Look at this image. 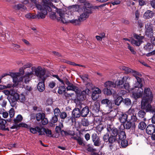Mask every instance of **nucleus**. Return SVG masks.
I'll return each mask as SVG.
<instances>
[{
  "instance_id": "1",
  "label": "nucleus",
  "mask_w": 155,
  "mask_h": 155,
  "mask_svg": "<svg viewBox=\"0 0 155 155\" xmlns=\"http://www.w3.org/2000/svg\"><path fill=\"white\" fill-rule=\"evenodd\" d=\"M66 87L67 90H71L74 91L77 96V99L80 101H82L86 98V95L90 93V90L88 88H86L81 93L80 89L74 84L70 82L69 80L66 78H64L63 84Z\"/></svg>"
},
{
  "instance_id": "2",
  "label": "nucleus",
  "mask_w": 155,
  "mask_h": 155,
  "mask_svg": "<svg viewBox=\"0 0 155 155\" xmlns=\"http://www.w3.org/2000/svg\"><path fill=\"white\" fill-rule=\"evenodd\" d=\"M79 6L78 5H74L69 6L66 10V12L64 13L61 9H57V12L60 16V19L64 23L67 22L71 19L74 18L73 12L78 11Z\"/></svg>"
},
{
  "instance_id": "3",
  "label": "nucleus",
  "mask_w": 155,
  "mask_h": 155,
  "mask_svg": "<svg viewBox=\"0 0 155 155\" xmlns=\"http://www.w3.org/2000/svg\"><path fill=\"white\" fill-rule=\"evenodd\" d=\"M42 1L43 3L42 5L37 4L36 1H35V3L37 8L42 12V13L39 14L38 17L45 18L48 13L47 11L51 12L52 10L51 7L56 8V7L53 5L51 0H42Z\"/></svg>"
},
{
  "instance_id": "4",
  "label": "nucleus",
  "mask_w": 155,
  "mask_h": 155,
  "mask_svg": "<svg viewBox=\"0 0 155 155\" xmlns=\"http://www.w3.org/2000/svg\"><path fill=\"white\" fill-rule=\"evenodd\" d=\"M35 74L38 77L39 80L41 81L38 84V90L40 92H43L45 90L44 82L48 76L45 74V70L40 66L35 69Z\"/></svg>"
},
{
  "instance_id": "5",
  "label": "nucleus",
  "mask_w": 155,
  "mask_h": 155,
  "mask_svg": "<svg viewBox=\"0 0 155 155\" xmlns=\"http://www.w3.org/2000/svg\"><path fill=\"white\" fill-rule=\"evenodd\" d=\"M35 69L34 68L32 67L31 69V70L30 71H30L26 72L25 73V75L23 77H19L20 74L23 75L24 74L25 71L24 70L25 69L23 67L20 68L19 69V72L17 73L19 74L17 77L18 81H15L16 85H18L19 84H21V83L23 84V81H24L25 84L28 83L31 80V76H32V75L33 74V70H35Z\"/></svg>"
},
{
  "instance_id": "6",
  "label": "nucleus",
  "mask_w": 155,
  "mask_h": 155,
  "mask_svg": "<svg viewBox=\"0 0 155 155\" xmlns=\"http://www.w3.org/2000/svg\"><path fill=\"white\" fill-rule=\"evenodd\" d=\"M144 97L142 99L141 101V106L142 105V103L143 100L145 101L144 103L145 104H150L152 101L153 98V95L150 91V89L149 88H145L144 93Z\"/></svg>"
},
{
  "instance_id": "7",
  "label": "nucleus",
  "mask_w": 155,
  "mask_h": 155,
  "mask_svg": "<svg viewBox=\"0 0 155 155\" xmlns=\"http://www.w3.org/2000/svg\"><path fill=\"white\" fill-rule=\"evenodd\" d=\"M130 73H132L137 79V82L135 84L134 87H139L142 86V84L141 83L142 81L140 78V77L142 76L141 74L140 73L132 69Z\"/></svg>"
},
{
  "instance_id": "8",
  "label": "nucleus",
  "mask_w": 155,
  "mask_h": 155,
  "mask_svg": "<svg viewBox=\"0 0 155 155\" xmlns=\"http://www.w3.org/2000/svg\"><path fill=\"white\" fill-rule=\"evenodd\" d=\"M146 35L149 38H151L153 35V26L151 23H147L145 25Z\"/></svg>"
},
{
  "instance_id": "9",
  "label": "nucleus",
  "mask_w": 155,
  "mask_h": 155,
  "mask_svg": "<svg viewBox=\"0 0 155 155\" xmlns=\"http://www.w3.org/2000/svg\"><path fill=\"white\" fill-rule=\"evenodd\" d=\"M101 103L102 104L105 105L106 108L108 109L109 111H110V114L115 113L114 111H113L111 110L113 107V104L110 100L107 99H104L101 101Z\"/></svg>"
},
{
  "instance_id": "10",
  "label": "nucleus",
  "mask_w": 155,
  "mask_h": 155,
  "mask_svg": "<svg viewBox=\"0 0 155 155\" xmlns=\"http://www.w3.org/2000/svg\"><path fill=\"white\" fill-rule=\"evenodd\" d=\"M18 97V93H15L13 95H11L8 96L7 98L12 107H14L16 106L18 100L17 98Z\"/></svg>"
},
{
  "instance_id": "11",
  "label": "nucleus",
  "mask_w": 155,
  "mask_h": 155,
  "mask_svg": "<svg viewBox=\"0 0 155 155\" xmlns=\"http://www.w3.org/2000/svg\"><path fill=\"white\" fill-rule=\"evenodd\" d=\"M145 101L143 100L141 107L142 109L145 110L147 112H150L154 113L155 114V108L151 107L150 104H145Z\"/></svg>"
},
{
  "instance_id": "12",
  "label": "nucleus",
  "mask_w": 155,
  "mask_h": 155,
  "mask_svg": "<svg viewBox=\"0 0 155 155\" xmlns=\"http://www.w3.org/2000/svg\"><path fill=\"white\" fill-rule=\"evenodd\" d=\"M92 12L90 8L84 9V12L80 16L79 20L81 21L85 20L88 17L89 15Z\"/></svg>"
},
{
  "instance_id": "13",
  "label": "nucleus",
  "mask_w": 155,
  "mask_h": 155,
  "mask_svg": "<svg viewBox=\"0 0 155 155\" xmlns=\"http://www.w3.org/2000/svg\"><path fill=\"white\" fill-rule=\"evenodd\" d=\"M81 116V113L80 110L78 108H75L72 111V117H68V120L71 119V122H73L74 118H77Z\"/></svg>"
},
{
  "instance_id": "14",
  "label": "nucleus",
  "mask_w": 155,
  "mask_h": 155,
  "mask_svg": "<svg viewBox=\"0 0 155 155\" xmlns=\"http://www.w3.org/2000/svg\"><path fill=\"white\" fill-rule=\"evenodd\" d=\"M107 131L109 132L111 135L115 136L117 137L118 134V130L111 125L107 126Z\"/></svg>"
},
{
  "instance_id": "15",
  "label": "nucleus",
  "mask_w": 155,
  "mask_h": 155,
  "mask_svg": "<svg viewBox=\"0 0 155 155\" xmlns=\"http://www.w3.org/2000/svg\"><path fill=\"white\" fill-rule=\"evenodd\" d=\"M142 86L139 87H135V88H138L137 92H133L132 94L133 97L135 99H137L141 97L143 94V89L141 88Z\"/></svg>"
},
{
  "instance_id": "16",
  "label": "nucleus",
  "mask_w": 155,
  "mask_h": 155,
  "mask_svg": "<svg viewBox=\"0 0 155 155\" xmlns=\"http://www.w3.org/2000/svg\"><path fill=\"white\" fill-rule=\"evenodd\" d=\"M91 138L94 145L96 146H99L100 145L101 141L98 136H97L96 133H94L91 136Z\"/></svg>"
},
{
  "instance_id": "17",
  "label": "nucleus",
  "mask_w": 155,
  "mask_h": 155,
  "mask_svg": "<svg viewBox=\"0 0 155 155\" xmlns=\"http://www.w3.org/2000/svg\"><path fill=\"white\" fill-rule=\"evenodd\" d=\"M129 118V116L126 113L122 112L119 115V119L122 123H125L127 121V119Z\"/></svg>"
},
{
  "instance_id": "18",
  "label": "nucleus",
  "mask_w": 155,
  "mask_h": 155,
  "mask_svg": "<svg viewBox=\"0 0 155 155\" xmlns=\"http://www.w3.org/2000/svg\"><path fill=\"white\" fill-rule=\"evenodd\" d=\"M129 78L127 76H124L121 79L119 80L117 83V88L122 89L124 86V82H126L127 79Z\"/></svg>"
},
{
  "instance_id": "19",
  "label": "nucleus",
  "mask_w": 155,
  "mask_h": 155,
  "mask_svg": "<svg viewBox=\"0 0 155 155\" xmlns=\"http://www.w3.org/2000/svg\"><path fill=\"white\" fill-rule=\"evenodd\" d=\"M6 121L4 119H0V130L4 131H9L8 127L6 125Z\"/></svg>"
},
{
  "instance_id": "20",
  "label": "nucleus",
  "mask_w": 155,
  "mask_h": 155,
  "mask_svg": "<svg viewBox=\"0 0 155 155\" xmlns=\"http://www.w3.org/2000/svg\"><path fill=\"white\" fill-rule=\"evenodd\" d=\"M19 74L18 73H13L10 72L8 74H2V75L3 76V77L7 75L10 76L12 78L13 81L15 82V81H18L17 77L18 75Z\"/></svg>"
},
{
  "instance_id": "21",
  "label": "nucleus",
  "mask_w": 155,
  "mask_h": 155,
  "mask_svg": "<svg viewBox=\"0 0 155 155\" xmlns=\"http://www.w3.org/2000/svg\"><path fill=\"white\" fill-rule=\"evenodd\" d=\"M155 127V126L153 125L150 124L148 125L146 129V132L147 134L149 135L153 134Z\"/></svg>"
},
{
  "instance_id": "22",
  "label": "nucleus",
  "mask_w": 155,
  "mask_h": 155,
  "mask_svg": "<svg viewBox=\"0 0 155 155\" xmlns=\"http://www.w3.org/2000/svg\"><path fill=\"white\" fill-rule=\"evenodd\" d=\"M139 36H137L136 38L137 40H134L133 39L131 40V43L136 46H139L142 43V41L141 39H143V37H142L141 39H139Z\"/></svg>"
},
{
  "instance_id": "23",
  "label": "nucleus",
  "mask_w": 155,
  "mask_h": 155,
  "mask_svg": "<svg viewBox=\"0 0 155 155\" xmlns=\"http://www.w3.org/2000/svg\"><path fill=\"white\" fill-rule=\"evenodd\" d=\"M39 13H42V12H38V14L36 15L31 13H28L25 15V17L26 18L30 20H31L32 19H34L36 18H41L40 17H39V16L38 17V15Z\"/></svg>"
},
{
  "instance_id": "24",
  "label": "nucleus",
  "mask_w": 155,
  "mask_h": 155,
  "mask_svg": "<svg viewBox=\"0 0 155 155\" xmlns=\"http://www.w3.org/2000/svg\"><path fill=\"white\" fill-rule=\"evenodd\" d=\"M89 112V109L87 106L83 108L81 111V116L83 117H86Z\"/></svg>"
},
{
  "instance_id": "25",
  "label": "nucleus",
  "mask_w": 155,
  "mask_h": 155,
  "mask_svg": "<svg viewBox=\"0 0 155 155\" xmlns=\"http://www.w3.org/2000/svg\"><path fill=\"white\" fill-rule=\"evenodd\" d=\"M154 15L153 12L150 10H147L144 14V16L146 19L152 18Z\"/></svg>"
},
{
  "instance_id": "26",
  "label": "nucleus",
  "mask_w": 155,
  "mask_h": 155,
  "mask_svg": "<svg viewBox=\"0 0 155 155\" xmlns=\"http://www.w3.org/2000/svg\"><path fill=\"white\" fill-rule=\"evenodd\" d=\"M105 86L107 88L112 89L113 88H115L116 84L114 82L108 81L106 82L104 84Z\"/></svg>"
},
{
  "instance_id": "27",
  "label": "nucleus",
  "mask_w": 155,
  "mask_h": 155,
  "mask_svg": "<svg viewBox=\"0 0 155 155\" xmlns=\"http://www.w3.org/2000/svg\"><path fill=\"white\" fill-rule=\"evenodd\" d=\"M138 116L140 118L143 119V120L144 121L146 120L145 117L146 115V112L143 110H140L138 113Z\"/></svg>"
},
{
  "instance_id": "28",
  "label": "nucleus",
  "mask_w": 155,
  "mask_h": 155,
  "mask_svg": "<svg viewBox=\"0 0 155 155\" xmlns=\"http://www.w3.org/2000/svg\"><path fill=\"white\" fill-rule=\"evenodd\" d=\"M81 21L79 20V18L78 19H74L73 18L68 22L67 23H71L74 25H78L80 24Z\"/></svg>"
},
{
  "instance_id": "29",
  "label": "nucleus",
  "mask_w": 155,
  "mask_h": 155,
  "mask_svg": "<svg viewBox=\"0 0 155 155\" xmlns=\"http://www.w3.org/2000/svg\"><path fill=\"white\" fill-rule=\"evenodd\" d=\"M36 120L39 121H40L42 118L45 117V114L44 113H38L36 114Z\"/></svg>"
},
{
  "instance_id": "30",
  "label": "nucleus",
  "mask_w": 155,
  "mask_h": 155,
  "mask_svg": "<svg viewBox=\"0 0 155 155\" xmlns=\"http://www.w3.org/2000/svg\"><path fill=\"white\" fill-rule=\"evenodd\" d=\"M118 142L119 143H120L121 146L123 148L126 147L128 145V141L125 139L119 140Z\"/></svg>"
},
{
  "instance_id": "31",
  "label": "nucleus",
  "mask_w": 155,
  "mask_h": 155,
  "mask_svg": "<svg viewBox=\"0 0 155 155\" xmlns=\"http://www.w3.org/2000/svg\"><path fill=\"white\" fill-rule=\"evenodd\" d=\"M153 48V46L150 43H147L144 46V49L147 51H150Z\"/></svg>"
},
{
  "instance_id": "32",
  "label": "nucleus",
  "mask_w": 155,
  "mask_h": 155,
  "mask_svg": "<svg viewBox=\"0 0 155 155\" xmlns=\"http://www.w3.org/2000/svg\"><path fill=\"white\" fill-rule=\"evenodd\" d=\"M117 137L115 136L111 135L109 136L108 142L110 143H113L117 140Z\"/></svg>"
},
{
  "instance_id": "33",
  "label": "nucleus",
  "mask_w": 155,
  "mask_h": 155,
  "mask_svg": "<svg viewBox=\"0 0 155 155\" xmlns=\"http://www.w3.org/2000/svg\"><path fill=\"white\" fill-rule=\"evenodd\" d=\"M119 137V140H122L125 139L126 137V136L125 132L124 131H121L118 134Z\"/></svg>"
},
{
  "instance_id": "34",
  "label": "nucleus",
  "mask_w": 155,
  "mask_h": 155,
  "mask_svg": "<svg viewBox=\"0 0 155 155\" xmlns=\"http://www.w3.org/2000/svg\"><path fill=\"white\" fill-rule=\"evenodd\" d=\"M36 129H37V132H38L39 133V135H44L45 128L37 126Z\"/></svg>"
},
{
  "instance_id": "35",
  "label": "nucleus",
  "mask_w": 155,
  "mask_h": 155,
  "mask_svg": "<svg viewBox=\"0 0 155 155\" xmlns=\"http://www.w3.org/2000/svg\"><path fill=\"white\" fill-rule=\"evenodd\" d=\"M120 69L124 70L127 73H130L132 69L125 66H121L120 67Z\"/></svg>"
},
{
  "instance_id": "36",
  "label": "nucleus",
  "mask_w": 155,
  "mask_h": 155,
  "mask_svg": "<svg viewBox=\"0 0 155 155\" xmlns=\"http://www.w3.org/2000/svg\"><path fill=\"white\" fill-rule=\"evenodd\" d=\"M123 100V98L121 96L118 97L115 101V104L116 105H119Z\"/></svg>"
},
{
  "instance_id": "37",
  "label": "nucleus",
  "mask_w": 155,
  "mask_h": 155,
  "mask_svg": "<svg viewBox=\"0 0 155 155\" xmlns=\"http://www.w3.org/2000/svg\"><path fill=\"white\" fill-rule=\"evenodd\" d=\"M23 117L20 114H19L17 115L15 118L14 119V121L15 123L17 124L21 121Z\"/></svg>"
},
{
  "instance_id": "38",
  "label": "nucleus",
  "mask_w": 155,
  "mask_h": 155,
  "mask_svg": "<svg viewBox=\"0 0 155 155\" xmlns=\"http://www.w3.org/2000/svg\"><path fill=\"white\" fill-rule=\"evenodd\" d=\"M18 97H17L18 100H19L20 102H24L26 100V98L25 96L22 94L20 95H19L18 94Z\"/></svg>"
},
{
  "instance_id": "39",
  "label": "nucleus",
  "mask_w": 155,
  "mask_h": 155,
  "mask_svg": "<svg viewBox=\"0 0 155 155\" xmlns=\"http://www.w3.org/2000/svg\"><path fill=\"white\" fill-rule=\"evenodd\" d=\"M81 124L83 126L87 127L89 124V122L88 119L84 118L82 120Z\"/></svg>"
},
{
  "instance_id": "40",
  "label": "nucleus",
  "mask_w": 155,
  "mask_h": 155,
  "mask_svg": "<svg viewBox=\"0 0 155 155\" xmlns=\"http://www.w3.org/2000/svg\"><path fill=\"white\" fill-rule=\"evenodd\" d=\"M128 120H131L133 122H138L139 121V120L137 119V117L135 115H133L132 116H130V117L128 118Z\"/></svg>"
},
{
  "instance_id": "41",
  "label": "nucleus",
  "mask_w": 155,
  "mask_h": 155,
  "mask_svg": "<svg viewBox=\"0 0 155 155\" xmlns=\"http://www.w3.org/2000/svg\"><path fill=\"white\" fill-rule=\"evenodd\" d=\"M73 139L77 140L78 144L80 145L84 146V144L83 143V140L80 137H78V138L75 137H74Z\"/></svg>"
},
{
  "instance_id": "42",
  "label": "nucleus",
  "mask_w": 155,
  "mask_h": 155,
  "mask_svg": "<svg viewBox=\"0 0 155 155\" xmlns=\"http://www.w3.org/2000/svg\"><path fill=\"white\" fill-rule=\"evenodd\" d=\"M93 109L95 112H97L99 111L100 105L98 103H95L93 106Z\"/></svg>"
},
{
  "instance_id": "43",
  "label": "nucleus",
  "mask_w": 155,
  "mask_h": 155,
  "mask_svg": "<svg viewBox=\"0 0 155 155\" xmlns=\"http://www.w3.org/2000/svg\"><path fill=\"white\" fill-rule=\"evenodd\" d=\"M101 120V118L100 117H95L94 118V123L95 124H96L97 125H99V124H100V123Z\"/></svg>"
},
{
  "instance_id": "44",
  "label": "nucleus",
  "mask_w": 155,
  "mask_h": 155,
  "mask_svg": "<svg viewBox=\"0 0 155 155\" xmlns=\"http://www.w3.org/2000/svg\"><path fill=\"white\" fill-rule=\"evenodd\" d=\"M146 127V124L145 122L143 121L141 122L138 125V128L139 129L143 130Z\"/></svg>"
},
{
  "instance_id": "45",
  "label": "nucleus",
  "mask_w": 155,
  "mask_h": 155,
  "mask_svg": "<svg viewBox=\"0 0 155 155\" xmlns=\"http://www.w3.org/2000/svg\"><path fill=\"white\" fill-rule=\"evenodd\" d=\"M124 127L126 129H129L132 127V123L129 121H127L124 124Z\"/></svg>"
},
{
  "instance_id": "46",
  "label": "nucleus",
  "mask_w": 155,
  "mask_h": 155,
  "mask_svg": "<svg viewBox=\"0 0 155 155\" xmlns=\"http://www.w3.org/2000/svg\"><path fill=\"white\" fill-rule=\"evenodd\" d=\"M104 93L106 94L107 95H110L112 94L113 92L112 91V89L107 88L104 89Z\"/></svg>"
},
{
  "instance_id": "47",
  "label": "nucleus",
  "mask_w": 155,
  "mask_h": 155,
  "mask_svg": "<svg viewBox=\"0 0 155 155\" xmlns=\"http://www.w3.org/2000/svg\"><path fill=\"white\" fill-rule=\"evenodd\" d=\"M66 91V89L64 86H61L60 87L58 91V93L59 94H62L64 93Z\"/></svg>"
},
{
  "instance_id": "48",
  "label": "nucleus",
  "mask_w": 155,
  "mask_h": 155,
  "mask_svg": "<svg viewBox=\"0 0 155 155\" xmlns=\"http://www.w3.org/2000/svg\"><path fill=\"white\" fill-rule=\"evenodd\" d=\"M15 86V85L14 84L12 85V84H9L7 86L5 85H0V88H1L2 89H5L8 88H10L12 87H14Z\"/></svg>"
},
{
  "instance_id": "49",
  "label": "nucleus",
  "mask_w": 155,
  "mask_h": 155,
  "mask_svg": "<svg viewBox=\"0 0 155 155\" xmlns=\"http://www.w3.org/2000/svg\"><path fill=\"white\" fill-rule=\"evenodd\" d=\"M44 135L45 133L46 134L47 136L48 137H52L51 132V130H49L48 129L45 128V131H44Z\"/></svg>"
},
{
  "instance_id": "50",
  "label": "nucleus",
  "mask_w": 155,
  "mask_h": 155,
  "mask_svg": "<svg viewBox=\"0 0 155 155\" xmlns=\"http://www.w3.org/2000/svg\"><path fill=\"white\" fill-rule=\"evenodd\" d=\"M135 110L134 109L130 108L127 112L128 116H129V118L130 116L134 114Z\"/></svg>"
},
{
  "instance_id": "51",
  "label": "nucleus",
  "mask_w": 155,
  "mask_h": 155,
  "mask_svg": "<svg viewBox=\"0 0 155 155\" xmlns=\"http://www.w3.org/2000/svg\"><path fill=\"white\" fill-rule=\"evenodd\" d=\"M124 104L127 106L131 105V101L130 99L128 98H126L124 99Z\"/></svg>"
},
{
  "instance_id": "52",
  "label": "nucleus",
  "mask_w": 155,
  "mask_h": 155,
  "mask_svg": "<svg viewBox=\"0 0 155 155\" xmlns=\"http://www.w3.org/2000/svg\"><path fill=\"white\" fill-rule=\"evenodd\" d=\"M58 121V118L55 116L52 117L51 119L50 120V123L51 124H54L56 123Z\"/></svg>"
},
{
  "instance_id": "53",
  "label": "nucleus",
  "mask_w": 155,
  "mask_h": 155,
  "mask_svg": "<svg viewBox=\"0 0 155 155\" xmlns=\"http://www.w3.org/2000/svg\"><path fill=\"white\" fill-rule=\"evenodd\" d=\"M54 116H56L57 117H58V116H59L61 113L60 110L58 108H56L54 110Z\"/></svg>"
},
{
  "instance_id": "54",
  "label": "nucleus",
  "mask_w": 155,
  "mask_h": 155,
  "mask_svg": "<svg viewBox=\"0 0 155 155\" xmlns=\"http://www.w3.org/2000/svg\"><path fill=\"white\" fill-rule=\"evenodd\" d=\"M107 113H109L110 114H113L111 116H109L107 117V119L108 120H110L111 121L114 120V117L116 115V112H115V113H111V114H110V111H109V112H107Z\"/></svg>"
},
{
  "instance_id": "55",
  "label": "nucleus",
  "mask_w": 155,
  "mask_h": 155,
  "mask_svg": "<svg viewBox=\"0 0 155 155\" xmlns=\"http://www.w3.org/2000/svg\"><path fill=\"white\" fill-rule=\"evenodd\" d=\"M41 120V124L44 125L47 124L48 122V119L45 117H43Z\"/></svg>"
},
{
  "instance_id": "56",
  "label": "nucleus",
  "mask_w": 155,
  "mask_h": 155,
  "mask_svg": "<svg viewBox=\"0 0 155 155\" xmlns=\"http://www.w3.org/2000/svg\"><path fill=\"white\" fill-rule=\"evenodd\" d=\"M15 6L18 9L20 8H22L24 10H25L27 9L26 7L24 5L22 4H18Z\"/></svg>"
},
{
  "instance_id": "57",
  "label": "nucleus",
  "mask_w": 155,
  "mask_h": 155,
  "mask_svg": "<svg viewBox=\"0 0 155 155\" xmlns=\"http://www.w3.org/2000/svg\"><path fill=\"white\" fill-rule=\"evenodd\" d=\"M127 48L133 54L135 55L136 54V52L134 50V48L133 47L129 45L128 44V46H127Z\"/></svg>"
},
{
  "instance_id": "58",
  "label": "nucleus",
  "mask_w": 155,
  "mask_h": 155,
  "mask_svg": "<svg viewBox=\"0 0 155 155\" xmlns=\"http://www.w3.org/2000/svg\"><path fill=\"white\" fill-rule=\"evenodd\" d=\"M109 137V134H105L103 137V140L105 142H108Z\"/></svg>"
},
{
  "instance_id": "59",
  "label": "nucleus",
  "mask_w": 155,
  "mask_h": 155,
  "mask_svg": "<svg viewBox=\"0 0 155 155\" xmlns=\"http://www.w3.org/2000/svg\"><path fill=\"white\" fill-rule=\"evenodd\" d=\"M9 114L10 118H12L13 117L15 114V111L13 108H12L10 109L9 111Z\"/></svg>"
},
{
  "instance_id": "60",
  "label": "nucleus",
  "mask_w": 155,
  "mask_h": 155,
  "mask_svg": "<svg viewBox=\"0 0 155 155\" xmlns=\"http://www.w3.org/2000/svg\"><path fill=\"white\" fill-rule=\"evenodd\" d=\"M60 117L61 119H64L67 117V114L66 113L64 112H63L61 113V112L60 114Z\"/></svg>"
},
{
  "instance_id": "61",
  "label": "nucleus",
  "mask_w": 155,
  "mask_h": 155,
  "mask_svg": "<svg viewBox=\"0 0 155 155\" xmlns=\"http://www.w3.org/2000/svg\"><path fill=\"white\" fill-rule=\"evenodd\" d=\"M99 97V94H97L95 93H92L91 97L92 99L95 101Z\"/></svg>"
},
{
  "instance_id": "62",
  "label": "nucleus",
  "mask_w": 155,
  "mask_h": 155,
  "mask_svg": "<svg viewBox=\"0 0 155 155\" xmlns=\"http://www.w3.org/2000/svg\"><path fill=\"white\" fill-rule=\"evenodd\" d=\"M124 88L126 90L129 91V90L130 89V85L128 83H125V84H124V86H123V88H122V89Z\"/></svg>"
},
{
  "instance_id": "63",
  "label": "nucleus",
  "mask_w": 155,
  "mask_h": 155,
  "mask_svg": "<svg viewBox=\"0 0 155 155\" xmlns=\"http://www.w3.org/2000/svg\"><path fill=\"white\" fill-rule=\"evenodd\" d=\"M36 127L35 128H33L30 127L29 126V128L28 129H29L30 132L33 134H35L37 133V129Z\"/></svg>"
},
{
  "instance_id": "64",
  "label": "nucleus",
  "mask_w": 155,
  "mask_h": 155,
  "mask_svg": "<svg viewBox=\"0 0 155 155\" xmlns=\"http://www.w3.org/2000/svg\"><path fill=\"white\" fill-rule=\"evenodd\" d=\"M101 91L98 88H96L92 92L93 93H95L97 94H99L101 93Z\"/></svg>"
}]
</instances>
